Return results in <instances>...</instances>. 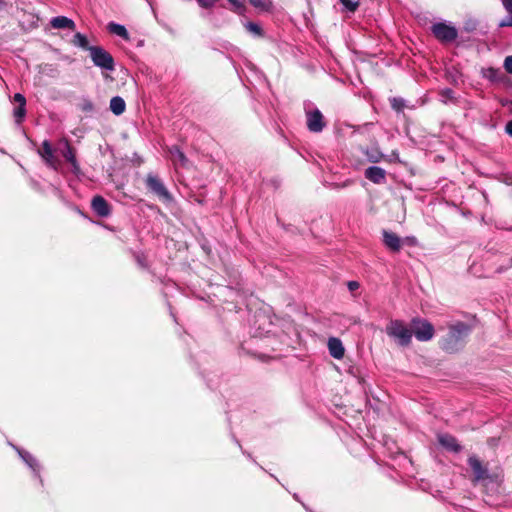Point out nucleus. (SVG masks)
Returning a JSON list of instances; mask_svg holds the SVG:
<instances>
[{"label":"nucleus","instance_id":"obj_1","mask_svg":"<svg viewBox=\"0 0 512 512\" xmlns=\"http://www.w3.org/2000/svg\"><path fill=\"white\" fill-rule=\"evenodd\" d=\"M471 328L464 322H457L449 326V332L443 340L442 347L448 352H454L458 349V345L468 336Z\"/></svg>","mask_w":512,"mask_h":512},{"label":"nucleus","instance_id":"obj_2","mask_svg":"<svg viewBox=\"0 0 512 512\" xmlns=\"http://www.w3.org/2000/svg\"><path fill=\"white\" fill-rule=\"evenodd\" d=\"M386 333L400 346L406 347L411 343L412 330L402 320H391L386 326Z\"/></svg>","mask_w":512,"mask_h":512},{"label":"nucleus","instance_id":"obj_3","mask_svg":"<svg viewBox=\"0 0 512 512\" xmlns=\"http://www.w3.org/2000/svg\"><path fill=\"white\" fill-rule=\"evenodd\" d=\"M90 57L95 66L107 70L113 71L115 69V63L112 55L100 46H91L89 48Z\"/></svg>","mask_w":512,"mask_h":512},{"label":"nucleus","instance_id":"obj_4","mask_svg":"<svg viewBox=\"0 0 512 512\" xmlns=\"http://www.w3.org/2000/svg\"><path fill=\"white\" fill-rule=\"evenodd\" d=\"M306 124L310 132H321L326 123L321 111L314 107L311 103L305 105Z\"/></svg>","mask_w":512,"mask_h":512},{"label":"nucleus","instance_id":"obj_5","mask_svg":"<svg viewBox=\"0 0 512 512\" xmlns=\"http://www.w3.org/2000/svg\"><path fill=\"white\" fill-rule=\"evenodd\" d=\"M147 188L154 193L159 199L165 202L172 201V195L162 182V180L155 174H148L145 180Z\"/></svg>","mask_w":512,"mask_h":512},{"label":"nucleus","instance_id":"obj_6","mask_svg":"<svg viewBox=\"0 0 512 512\" xmlns=\"http://www.w3.org/2000/svg\"><path fill=\"white\" fill-rule=\"evenodd\" d=\"M411 324L412 335L414 334L417 340L426 342L433 338L434 327L427 320L414 318L412 319Z\"/></svg>","mask_w":512,"mask_h":512},{"label":"nucleus","instance_id":"obj_7","mask_svg":"<svg viewBox=\"0 0 512 512\" xmlns=\"http://www.w3.org/2000/svg\"><path fill=\"white\" fill-rule=\"evenodd\" d=\"M431 29L434 36L442 42H452L458 36L457 29L454 26L448 25L445 22L435 23L433 24Z\"/></svg>","mask_w":512,"mask_h":512},{"label":"nucleus","instance_id":"obj_8","mask_svg":"<svg viewBox=\"0 0 512 512\" xmlns=\"http://www.w3.org/2000/svg\"><path fill=\"white\" fill-rule=\"evenodd\" d=\"M54 149L48 140H44L39 150V155L43 158L45 163L54 170L58 169L59 160L54 154Z\"/></svg>","mask_w":512,"mask_h":512},{"label":"nucleus","instance_id":"obj_9","mask_svg":"<svg viewBox=\"0 0 512 512\" xmlns=\"http://www.w3.org/2000/svg\"><path fill=\"white\" fill-rule=\"evenodd\" d=\"M468 464L473 472L475 480L481 481L489 477L487 468L476 456H470L468 458Z\"/></svg>","mask_w":512,"mask_h":512},{"label":"nucleus","instance_id":"obj_10","mask_svg":"<svg viewBox=\"0 0 512 512\" xmlns=\"http://www.w3.org/2000/svg\"><path fill=\"white\" fill-rule=\"evenodd\" d=\"M439 444L448 451L459 453L462 450V446L458 443L457 439L448 433H441L437 435Z\"/></svg>","mask_w":512,"mask_h":512},{"label":"nucleus","instance_id":"obj_11","mask_svg":"<svg viewBox=\"0 0 512 512\" xmlns=\"http://www.w3.org/2000/svg\"><path fill=\"white\" fill-rule=\"evenodd\" d=\"M365 178L374 184L386 182V171L378 166H370L364 172Z\"/></svg>","mask_w":512,"mask_h":512},{"label":"nucleus","instance_id":"obj_12","mask_svg":"<svg viewBox=\"0 0 512 512\" xmlns=\"http://www.w3.org/2000/svg\"><path fill=\"white\" fill-rule=\"evenodd\" d=\"M93 211L100 217H107L111 213L110 205L102 196H95L91 201Z\"/></svg>","mask_w":512,"mask_h":512},{"label":"nucleus","instance_id":"obj_13","mask_svg":"<svg viewBox=\"0 0 512 512\" xmlns=\"http://www.w3.org/2000/svg\"><path fill=\"white\" fill-rule=\"evenodd\" d=\"M327 345L329 353L333 358L340 360L344 357L345 348L339 338L330 337Z\"/></svg>","mask_w":512,"mask_h":512},{"label":"nucleus","instance_id":"obj_14","mask_svg":"<svg viewBox=\"0 0 512 512\" xmlns=\"http://www.w3.org/2000/svg\"><path fill=\"white\" fill-rule=\"evenodd\" d=\"M383 242L385 246L393 252H398L401 249L402 240L393 232L384 230Z\"/></svg>","mask_w":512,"mask_h":512},{"label":"nucleus","instance_id":"obj_15","mask_svg":"<svg viewBox=\"0 0 512 512\" xmlns=\"http://www.w3.org/2000/svg\"><path fill=\"white\" fill-rule=\"evenodd\" d=\"M51 26L55 29H70L75 30V23L72 19L65 16H57L52 18Z\"/></svg>","mask_w":512,"mask_h":512},{"label":"nucleus","instance_id":"obj_16","mask_svg":"<svg viewBox=\"0 0 512 512\" xmlns=\"http://www.w3.org/2000/svg\"><path fill=\"white\" fill-rule=\"evenodd\" d=\"M168 152L170 154V157L175 165H180L182 167L186 166L188 163V160L185 156V154L180 150L178 146H171L168 148Z\"/></svg>","mask_w":512,"mask_h":512},{"label":"nucleus","instance_id":"obj_17","mask_svg":"<svg viewBox=\"0 0 512 512\" xmlns=\"http://www.w3.org/2000/svg\"><path fill=\"white\" fill-rule=\"evenodd\" d=\"M107 30L111 34L117 35L126 41L130 40V35L124 25L115 22H110L107 25Z\"/></svg>","mask_w":512,"mask_h":512},{"label":"nucleus","instance_id":"obj_18","mask_svg":"<svg viewBox=\"0 0 512 512\" xmlns=\"http://www.w3.org/2000/svg\"><path fill=\"white\" fill-rule=\"evenodd\" d=\"M126 109L125 101L120 96H115L110 100V110L117 116L124 113Z\"/></svg>","mask_w":512,"mask_h":512},{"label":"nucleus","instance_id":"obj_19","mask_svg":"<svg viewBox=\"0 0 512 512\" xmlns=\"http://www.w3.org/2000/svg\"><path fill=\"white\" fill-rule=\"evenodd\" d=\"M60 144L63 145L62 155L66 159L67 162L71 163L76 160L75 152L73 148L70 146L69 141L67 139H62Z\"/></svg>","mask_w":512,"mask_h":512},{"label":"nucleus","instance_id":"obj_20","mask_svg":"<svg viewBox=\"0 0 512 512\" xmlns=\"http://www.w3.org/2000/svg\"><path fill=\"white\" fill-rule=\"evenodd\" d=\"M249 3L257 10L262 12H270L273 9L271 0H248Z\"/></svg>","mask_w":512,"mask_h":512},{"label":"nucleus","instance_id":"obj_21","mask_svg":"<svg viewBox=\"0 0 512 512\" xmlns=\"http://www.w3.org/2000/svg\"><path fill=\"white\" fill-rule=\"evenodd\" d=\"M502 3L508 16L499 23V26L512 27V0H502Z\"/></svg>","mask_w":512,"mask_h":512},{"label":"nucleus","instance_id":"obj_22","mask_svg":"<svg viewBox=\"0 0 512 512\" xmlns=\"http://www.w3.org/2000/svg\"><path fill=\"white\" fill-rule=\"evenodd\" d=\"M364 154L371 163H378L385 157L384 154L376 148L367 149Z\"/></svg>","mask_w":512,"mask_h":512},{"label":"nucleus","instance_id":"obj_23","mask_svg":"<svg viewBox=\"0 0 512 512\" xmlns=\"http://www.w3.org/2000/svg\"><path fill=\"white\" fill-rule=\"evenodd\" d=\"M72 42L75 46H78L83 49L89 50V48L91 47L88 46L87 37L79 32L74 35Z\"/></svg>","mask_w":512,"mask_h":512},{"label":"nucleus","instance_id":"obj_24","mask_svg":"<svg viewBox=\"0 0 512 512\" xmlns=\"http://www.w3.org/2000/svg\"><path fill=\"white\" fill-rule=\"evenodd\" d=\"M20 457L34 470L36 471L38 464L34 457L27 451L19 450Z\"/></svg>","mask_w":512,"mask_h":512},{"label":"nucleus","instance_id":"obj_25","mask_svg":"<svg viewBox=\"0 0 512 512\" xmlns=\"http://www.w3.org/2000/svg\"><path fill=\"white\" fill-rule=\"evenodd\" d=\"M231 5V9L238 14H244L246 11L244 0H227Z\"/></svg>","mask_w":512,"mask_h":512},{"label":"nucleus","instance_id":"obj_26","mask_svg":"<svg viewBox=\"0 0 512 512\" xmlns=\"http://www.w3.org/2000/svg\"><path fill=\"white\" fill-rule=\"evenodd\" d=\"M244 26L248 32L252 33L255 36L261 37L263 35L262 28L257 23L247 22L245 23Z\"/></svg>","mask_w":512,"mask_h":512},{"label":"nucleus","instance_id":"obj_27","mask_svg":"<svg viewBox=\"0 0 512 512\" xmlns=\"http://www.w3.org/2000/svg\"><path fill=\"white\" fill-rule=\"evenodd\" d=\"M13 114H14V117L16 118L17 122L22 121V119L24 118V116L26 114L25 106H18L17 108L14 109Z\"/></svg>","mask_w":512,"mask_h":512},{"label":"nucleus","instance_id":"obj_28","mask_svg":"<svg viewBox=\"0 0 512 512\" xmlns=\"http://www.w3.org/2000/svg\"><path fill=\"white\" fill-rule=\"evenodd\" d=\"M340 2L350 12H354L358 7V3L353 0H340Z\"/></svg>","mask_w":512,"mask_h":512},{"label":"nucleus","instance_id":"obj_29","mask_svg":"<svg viewBox=\"0 0 512 512\" xmlns=\"http://www.w3.org/2000/svg\"><path fill=\"white\" fill-rule=\"evenodd\" d=\"M391 105L396 111H401L404 108V100L402 98H393Z\"/></svg>","mask_w":512,"mask_h":512},{"label":"nucleus","instance_id":"obj_30","mask_svg":"<svg viewBox=\"0 0 512 512\" xmlns=\"http://www.w3.org/2000/svg\"><path fill=\"white\" fill-rule=\"evenodd\" d=\"M441 96L444 99L443 101L446 102L447 100H452L454 98V92L450 88H445L441 91Z\"/></svg>","mask_w":512,"mask_h":512},{"label":"nucleus","instance_id":"obj_31","mask_svg":"<svg viewBox=\"0 0 512 512\" xmlns=\"http://www.w3.org/2000/svg\"><path fill=\"white\" fill-rule=\"evenodd\" d=\"M218 0H197L198 4L202 8H211L215 5Z\"/></svg>","mask_w":512,"mask_h":512},{"label":"nucleus","instance_id":"obj_32","mask_svg":"<svg viewBox=\"0 0 512 512\" xmlns=\"http://www.w3.org/2000/svg\"><path fill=\"white\" fill-rule=\"evenodd\" d=\"M14 101L18 103L19 106H26V99L21 93H16L14 95Z\"/></svg>","mask_w":512,"mask_h":512},{"label":"nucleus","instance_id":"obj_33","mask_svg":"<svg viewBox=\"0 0 512 512\" xmlns=\"http://www.w3.org/2000/svg\"><path fill=\"white\" fill-rule=\"evenodd\" d=\"M504 68L508 73L512 74V56H507L505 58Z\"/></svg>","mask_w":512,"mask_h":512},{"label":"nucleus","instance_id":"obj_34","mask_svg":"<svg viewBox=\"0 0 512 512\" xmlns=\"http://www.w3.org/2000/svg\"><path fill=\"white\" fill-rule=\"evenodd\" d=\"M347 287H348L349 291L353 292L360 287V284L357 281H349L347 283Z\"/></svg>","mask_w":512,"mask_h":512},{"label":"nucleus","instance_id":"obj_35","mask_svg":"<svg viewBox=\"0 0 512 512\" xmlns=\"http://www.w3.org/2000/svg\"><path fill=\"white\" fill-rule=\"evenodd\" d=\"M71 167H72V172L76 175H78L80 173V166L78 164V161L77 159L75 161H72L70 163Z\"/></svg>","mask_w":512,"mask_h":512},{"label":"nucleus","instance_id":"obj_36","mask_svg":"<svg viewBox=\"0 0 512 512\" xmlns=\"http://www.w3.org/2000/svg\"><path fill=\"white\" fill-rule=\"evenodd\" d=\"M505 131L508 135L512 136V120L508 121L506 124Z\"/></svg>","mask_w":512,"mask_h":512},{"label":"nucleus","instance_id":"obj_37","mask_svg":"<svg viewBox=\"0 0 512 512\" xmlns=\"http://www.w3.org/2000/svg\"><path fill=\"white\" fill-rule=\"evenodd\" d=\"M83 110L85 111H92L93 110V104L91 102H87L84 104Z\"/></svg>","mask_w":512,"mask_h":512},{"label":"nucleus","instance_id":"obj_38","mask_svg":"<svg viewBox=\"0 0 512 512\" xmlns=\"http://www.w3.org/2000/svg\"><path fill=\"white\" fill-rule=\"evenodd\" d=\"M39 479H40V483L41 485H43V479L40 477V475H38Z\"/></svg>","mask_w":512,"mask_h":512},{"label":"nucleus","instance_id":"obj_39","mask_svg":"<svg viewBox=\"0 0 512 512\" xmlns=\"http://www.w3.org/2000/svg\"><path fill=\"white\" fill-rule=\"evenodd\" d=\"M409 240H411V242H414L415 241V238L414 237H411V238H408Z\"/></svg>","mask_w":512,"mask_h":512},{"label":"nucleus","instance_id":"obj_40","mask_svg":"<svg viewBox=\"0 0 512 512\" xmlns=\"http://www.w3.org/2000/svg\"><path fill=\"white\" fill-rule=\"evenodd\" d=\"M511 263H512V257H511Z\"/></svg>","mask_w":512,"mask_h":512}]
</instances>
